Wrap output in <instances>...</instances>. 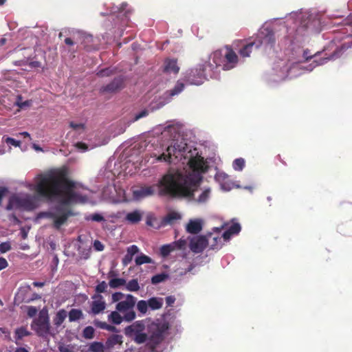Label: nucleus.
Wrapping results in <instances>:
<instances>
[{
	"instance_id": "f257e3e1",
	"label": "nucleus",
	"mask_w": 352,
	"mask_h": 352,
	"mask_svg": "<svg viewBox=\"0 0 352 352\" xmlns=\"http://www.w3.org/2000/svg\"><path fill=\"white\" fill-rule=\"evenodd\" d=\"M179 126L178 124H169L165 127L162 135L166 136L170 134L172 142L164 150L158 144L141 142L138 146L140 153H144L142 157L145 158L146 162L153 158L151 163L157 162H166L169 164H177L181 162L185 165L183 170H169L162 177L158 188L161 195H170V196L183 197L193 201L199 204L206 203L211 195L210 188H198L202 179V174L208 168L206 162L204 160L196 148H192L183 140H179Z\"/></svg>"
},
{
	"instance_id": "f03ea898",
	"label": "nucleus",
	"mask_w": 352,
	"mask_h": 352,
	"mask_svg": "<svg viewBox=\"0 0 352 352\" xmlns=\"http://www.w3.org/2000/svg\"><path fill=\"white\" fill-rule=\"evenodd\" d=\"M69 168L62 166L36 176L33 183L24 186L36 192L38 197L59 204V207L43 212L41 217L52 219L56 228H60L67 218L66 206L76 203H85L88 198L87 190L79 183L68 178Z\"/></svg>"
},
{
	"instance_id": "7ed1b4c3",
	"label": "nucleus",
	"mask_w": 352,
	"mask_h": 352,
	"mask_svg": "<svg viewBox=\"0 0 352 352\" xmlns=\"http://www.w3.org/2000/svg\"><path fill=\"white\" fill-rule=\"evenodd\" d=\"M286 26L278 35L281 45L289 47L299 46L304 41L306 28H314L319 23L316 14L309 11L291 12L286 18Z\"/></svg>"
},
{
	"instance_id": "20e7f679",
	"label": "nucleus",
	"mask_w": 352,
	"mask_h": 352,
	"mask_svg": "<svg viewBox=\"0 0 352 352\" xmlns=\"http://www.w3.org/2000/svg\"><path fill=\"white\" fill-rule=\"evenodd\" d=\"M351 46L352 40L344 42L342 44L341 47L330 56L318 58L315 55L312 63L307 66L305 65L306 63L304 62L292 63L280 60L274 65L272 72L268 75V80L271 82H278L287 78H296L305 72H311L315 67L324 65L329 60L338 58L340 56L343 50Z\"/></svg>"
},
{
	"instance_id": "39448f33",
	"label": "nucleus",
	"mask_w": 352,
	"mask_h": 352,
	"mask_svg": "<svg viewBox=\"0 0 352 352\" xmlns=\"http://www.w3.org/2000/svg\"><path fill=\"white\" fill-rule=\"evenodd\" d=\"M168 329V323L164 321L151 323L148 327L149 336L145 332V323L138 320L124 329L126 336L134 340L137 344L147 342L149 348L153 350L164 338Z\"/></svg>"
},
{
	"instance_id": "423d86ee",
	"label": "nucleus",
	"mask_w": 352,
	"mask_h": 352,
	"mask_svg": "<svg viewBox=\"0 0 352 352\" xmlns=\"http://www.w3.org/2000/svg\"><path fill=\"white\" fill-rule=\"evenodd\" d=\"M275 43V36L273 28L270 25L265 24L257 32L254 41L242 44L239 53L243 58L249 57L253 47L256 48L263 47L265 50L272 48Z\"/></svg>"
},
{
	"instance_id": "0eeeda50",
	"label": "nucleus",
	"mask_w": 352,
	"mask_h": 352,
	"mask_svg": "<svg viewBox=\"0 0 352 352\" xmlns=\"http://www.w3.org/2000/svg\"><path fill=\"white\" fill-rule=\"evenodd\" d=\"M209 60L213 64L212 76L219 77L221 69L223 70L233 69L236 66L239 58L236 54L230 47L226 46L212 52L209 56Z\"/></svg>"
},
{
	"instance_id": "6e6552de",
	"label": "nucleus",
	"mask_w": 352,
	"mask_h": 352,
	"mask_svg": "<svg viewBox=\"0 0 352 352\" xmlns=\"http://www.w3.org/2000/svg\"><path fill=\"white\" fill-rule=\"evenodd\" d=\"M212 67H213V64L208 57L203 64L187 70L184 74V80L189 85H200L209 78H219L218 76H212L213 72Z\"/></svg>"
},
{
	"instance_id": "1a4fd4ad",
	"label": "nucleus",
	"mask_w": 352,
	"mask_h": 352,
	"mask_svg": "<svg viewBox=\"0 0 352 352\" xmlns=\"http://www.w3.org/2000/svg\"><path fill=\"white\" fill-rule=\"evenodd\" d=\"M38 197L29 194L19 193L10 197L8 210L23 209L31 210L38 206Z\"/></svg>"
},
{
	"instance_id": "9d476101",
	"label": "nucleus",
	"mask_w": 352,
	"mask_h": 352,
	"mask_svg": "<svg viewBox=\"0 0 352 352\" xmlns=\"http://www.w3.org/2000/svg\"><path fill=\"white\" fill-rule=\"evenodd\" d=\"M135 303L136 298L131 294L126 295V300H121L117 303L116 309L124 314V321L131 322L135 318L136 314L133 311Z\"/></svg>"
},
{
	"instance_id": "9b49d317",
	"label": "nucleus",
	"mask_w": 352,
	"mask_h": 352,
	"mask_svg": "<svg viewBox=\"0 0 352 352\" xmlns=\"http://www.w3.org/2000/svg\"><path fill=\"white\" fill-rule=\"evenodd\" d=\"M31 328L41 337H47L50 334V320L46 311L42 310L31 324Z\"/></svg>"
},
{
	"instance_id": "f8f14e48",
	"label": "nucleus",
	"mask_w": 352,
	"mask_h": 352,
	"mask_svg": "<svg viewBox=\"0 0 352 352\" xmlns=\"http://www.w3.org/2000/svg\"><path fill=\"white\" fill-rule=\"evenodd\" d=\"M102 196L104 199L113 203H121L127 201L124 190L115 185L108 186L105 188L103 190Z\"/></svg>"
},
{
	"instance_id": "ddd939ff",
	"label": "nucleus",
	"mask_w": 352,
	"mask_h": 352,
	"mask_svg": "<svg viewBox=\"0 0 352 352\" xmlns=\"http://www.w3.org/2000/svg\"><path fill=\"white\" fill-rule=\"evenodd\" d=\"M162 180V178L155 185L141 186L133 188L132 190L133 199L136 201H140L153 195L156 192L161 196H166V195H161L158 188L159 184Z\"/></svg>"
},
{
	"instance_id": "4468645a",
	"label": "nucleus",
	"mask_w": 352,
	"mask_h": 352,
	"mask_svg": "<svg viewBox=\"0 0 352 352\" xmlns=\"http://www.w3.org/2000/svg\"><path fill=\"white\" fill-rule=\"evenodd\" d=\"M208 245V239L204 236H195L190 240V249L194 253H200L207 247Z\"/></svg>"
},
{
	"instance_id": "2eb2a0df",
	"label": "nucleus",
	"mask_w": 352,
	"mask_h": 352,
	"mask_svg": "<svg viewBox=\"0 0 352 352\" xmlns=\"http://www.w3.org/2000/svg\"><path fill=\"white\" fill-rule=\"evenodd\" d=\"M91 311L94 315L102 312L106 309V302L101 294H96L92 296Z\"/></svg>"
},
{
	"instance_id": "dca6fc26",
	"label": "nucleus",
	"mask_w": 352,
	"mask_h": 352,
	"mask_svg": "<svg viewBox=\"0 0 352 352\" xmlns=\"http://www.w3.org/2000/svg\"><path fill=\"white\" fill-rule=\"evenodd\" d=\"M204 220L201 218L191 219L186 226V230L190 234H197L201 231Z\"/></svg>"
},
{
	"instance_id": "f3484780",
	"label": "nucleus",
	"mask_w": 352,
	"mask_h": 352,
	"mask_svg": "<svg viewBox=\"0 0 352 352\" xmlns=\"http://www.w3.org/2000/svg\"><path fill=\"white\" fill-rule=\"evenodd\" d=\"M123 79L121 77L116 78L114 80L106 86L100 89L102 93H113L122 87Z\"/></svg>"
},
{
	"instance_id": "a211bd4d",
	"label": "nucleus",
	"mask_w": 352,
	"mask_h": 352,
	"mask_svg": "<svg viewBox=\"0 0 352 352\" xmlns=\"http://www.w3.org/2000/svg\"><path fill=\"white\" fill-rule=\"evenodd\" d=\"M140 249L135 245H130L126 249V254L122 258V264L124 266L128 265L133 260L135 254L139 253Z\"/></svg>"
},
{
	"instance_id": "6ab92c4d",
	"label": "nucleus",
	"mask_w": 352,
	"mask_h": 352,
	"mask_svg": "<svg viewBox=\"0 0 352 352\" xmlns=\"http://www.w3.org/2000/svg\"><path fill=\"white\" fill-rule=\"evenodd\" d=\"M164 70L167 74H177L179 70L177 60L175 59H166L164 62Z\"/></svg>"
},
{
	"instance_id": "aec40b11",
	"label": "nucleus",
	"mask_w": 352,
	"mask_h": 352,
	"mask_svg": "<svg viewBox=\"0 0 352 352\" xmlns=\"http://www.w3.org/2000/svg\"><path fill=\"white\" fill-rule=\"evenodd\" d=\"M241 226L239 223L234 222L222 235L224 241H228L232 236L237 234L241 231Z\"/></svg>"
},
{
	"instance_id": "412c9836",
	"label": "nucleus",
	"mask_w": 352,
	"mask_h": 352,
	"mask_svg": "<svg viewBox=\"0 0 352 352\" xmlns=\"http://www.w3.org/2000/svg\"><path fill=\"white\" fill-rule=\"evenodd\" d=\"M142 212L140 210H134L126 214L125 220L131 224H135L141 221Z\"/></svg>"
},
{
	"instance_id": "4be33fe9",
	"label": "nucleus",
	"mask_w": 352,
	"mask_h": 352,
	"mask_svg": "<svg viewBox=\"0 0 352 352\" xmlns=\"http://www.w3.org/2000/svg\"><path fill=\"white\" fill-rule=\"evenodd\" d=\"M122 343V336L120 335L111 336L105 342L107 349H111L116 344H121Z\"/></svg>"
},
{
	"instance_id": "5701e85b",
	"label": "nucleus",
	"mask_w": 352,
	"mask_h": 352,
	"mask_svg": "<svg viewBox=\"0 0 352 352\" xmlns=\"http://www.w3.org/2000/svg\"><path fill=\"white\" fill-rule=\"evenodd\" d=\"M148 308L151 310H157L162 307L164 300L162 298L152 297L147 300Z\"/></svg>"
},
{
	"instance_id": "b1692460",
	"label": "nucleus",
	"mask_w": 352,
	"mask_h": 352,
	"mask_svg": "<svg viewBox=\"0 0 352 352\" xmlns=\"http://www.w3.org/2000/svg\"><path fill=\"white\" fill-rule=\"evenodd\" d=\"M67 317V312L66 310L63 309L58 310L53 320L54 325L56 327H60Z\"/></svg>"
},
{
	"instance_id": "393cba45",
	"label": "nucleus",
	"mask_w": 352,
	"mask_h": 352,
	"mask_svg": "<svg viewBox=\"0 0 352 352\" xmlns=\"http://www.w3.org/2000/svg\"><path fill=\"white\" fill-rule=\"evenodd\" d=\"M341 33L346 35V37L352 36V15L344 20Z\"/></svg>"
},
{
	"instance_id": "a878e982",
	"label": "nucleus",
	"mask_w": 352,
	"mask_h": 352,
	"mask_svg": "<svg viewBox=\"0 0 352 352\" xmlns=\"http://www.w3.org/2000/svg\"><path fill=\"white\" fill-rule=\"evenodd\" d=\"M208 238L207 239H208V241H210V240H212L213 242H210V248L212 249V250H218L219 248H221L222 246V243H221V237H220L219 236H213L212 234H208ZM210 242H208L209 243Z\"/></svg>"
},
{
	"instance_id": "bb28decb",
	"label": "nucleus",
	"mask_w": 352,
	"mask_h": 352,
	"mask_svg": "<svg viewBox=\"0 0 352 352\" xmlns=\"http://www.w3.org/2000/svg\"><path fill=\"white\" fill-rule=\"evenodd\" d=\"M69 322L77 321L83 317L82 311L78 309H72L67 313Z\"/></svg>"
},
{
	"instance_id": "cd10ccee",
	"label": "nucleus",
	"mask_w": 352,
	"mask_h": 352,
	"mask_svg": "<svg viewBox=\"0 0 352 352\" xmlns=\"http://www.w3.org/2000/svg\"><path fill=\"white\" fill-rule=\"evenodd\" d=\"M108 319L110 322L115 324H120L122 323V322L124 320V316L122 317L121 315L119 314V311H112L108 316Z\"/></svg>"
},
{
	"instance_id": "c85d7f7f",
	"label": "nucleus",
	"mask_w": 352,
	"mask_h": 352,
	"mask_svg": "<svg viewBox=\"0 0 352 352\" xmlns=\"http://www.w3.org/2000/svg\"><path fill=\"white\" fill-rule=\"evenodd\" d=\"M126 280L122 278H112L109 282V285L111 288L116 289L122 286H125Z\"/></svg>"
},
{
	"instance_id": "c756f323",
	"label": "nucleus",
	"mask_w": 352,
	"mask_h": 352,
	"mask_svg": "<svg viewBox=\"0 0 352 352\" xmlns=\"http://www.w3.org/2000/svg\"><path fill=\"white\" fill-rule=\"evenodd\" d=\"M220 187L223 190L225 191H229L234 187L237 188H241L239 184L232 182L228 177L226 180H225V182L220 184Z\"/></svg>"
},
{
	"instance_id": "7c9ffc66",
	"label": "nucleus",
	"mask_w": 352,
	"mask_h": 352,
	"mask_svg": "<svg viewBox=\"0 0 352 352\" xmlns=\"http://www.w3.org/2000/svg\"><path fill=\"white\" fill-rule=\"evenodd\" d=\"M107 348L105 344L99 342H94L89 346V350L91 352H105Z\"/></svg>"
},
{
	"instance_id": "2f4dec72",
	"label": "nucleus",
	"mask_w": 352,
	"mask_h": 352,
	"mask_svg": "<svg viewBox=\"0 0 352 352\" xmlns=\"http://www.w3.org/2000/svg\"><path fill=\"white\" fill-rule=\"evenodd\" d=\"M135 262L137 265H141L145 263H152L153 260L149 256L144 254L143 253H140L136 256Z\"/></svg>"
},
{
	"instance_id": "473e14b6",
	"label": "nucleus",
	"mask_w": 352,
	"mask_h": 352,
	"mask_svg": "<svg viewBox=\"0 0 352 352\" xmlns=\"http://www.w3.org/2000/svg\"><path fill=\"white\" fill-rule=\"evenodd\" d=\"M182 218V215L177 212H170L164 219V221L167 223L172 224L175 221L179 220Z\"/></svg>"
},
{
	"instance_id": "72a5a7b5",
	"label": "nucleus",
	"mask_w": 352,
	"mask_h": 352,
	"mask_svg": "<svg viewBox=\"0 0 352 352\" xmlns=\"http://www.w3.org/2000/svg\"><path fill=\"white\" fill-rule=\"evenodd\" d=\"M125 288L129 292H138L140 289V285L137 279H132L128 283L126 282Z\"/></svg>"
},
{
	"instance_id": "f704fd0d",
	"label": "nucleus",
	"mask_w": 352,
	"mask_h": 352,
	"mask_svg": "<svg viewBox=\"0 0 352 352\" xmlns=\"http://www.w3.org/2000/svg\"><path fill=\"white\" fill-rule=\"evenodd\" d=\"M184 89V84L181 81H177L175 86L170 91V95L174 96L180 94Z\"/></svg>"
},
{
	"instance_id": "c9c22d12",
	"label": "nucleus",
	"mask_w": 352,
	"mask_h": 352,
	"mask_svg": "<svg viewBox=\"0 0 352 352\" xmlns=\"http://www.w3.org/2000/svg\"><path fill=\"white\" fill-rule=\"evenodd\" d=\"M175 249V245L172 243L164 245L160 248V253L163 256H168Z\"/></svg>"
},
{
	"instance_id": "e433bc0d",
	"label": "nucleus",
	"mask_w": 352,
	"mask_h": 352,
	"mask_svg": "<svg viewBox=\"0 0 352 352\" xmlns=\"http://www.w3.org/2000/svg\"><path fill=\"white\" fill-rule=\"evenodd\" d=\"M30 334V333L25 327L18 328L15 331V338L16 340H21Z\"/></svg>"
},
{
	"instance_id": "4c0bfd02",
	"label": "nucleus",
	"mask_w": 352,
	"mask_h": 352,
	"mask_svg": "<svg viewBox=\"0 0 352 352\" xmlns=\"http://www.w3.org/2000/svg\"><path fill=\"white\" fill-rule=\"evenodd\" d=\"M95 324H96V327H98L102 329H105V330H107V331H111V332H114L116 331V328L114 326L109 324L106 323L105 322L97 321V322H96Z\"/></svg>"
},
{
	"instance_id": "58836bf2",
	"label": "nucleus",
	"mask_w": 352,
	"mask_h": 352,
	"mask_svg": "<svg viewBox=\"0 0 352 352\" xmlns=\"http://www.w3.org/2000/svg\"><path fill=\"white\" fill-rule=\"evenodd\" d=\"M148 305L147 300H139L137 303V309L142 314H145L148 311Z\"/></svg>"
},
{
	"instance_id": "ea45409f",
	"label": "nucleus",
	"mask_w": 352,
	"mask_h": 352,
	"mask_svg": "<svg viewBox=\"0 0 352 352\" xmlns=\"http://www.w3.org/2000/svg\"><path fill=\"white\" fill-rule=\"evenodd\" d=\"M87 221H92L96 222H101L104 221V217L100 213H94L87 215L85 217Z\"/></svg>"
},
{
	"instance_id": "a19ab883",
	"label": "nucleus",
	"mask_w": 352,
	"mask_h": 352,
	"mask_svg": "<svg viewBox=\"0 0 352 352\" xmlns=\"http://www.w3.org/2000/svg\"><path fill=\"white\" fill-rule=\"evenodd\" d=\"M168 278V275L165 273L159 274L155 275L151 278V282L153 284H158L164 281Z\"/></svg>"
},
{
	"instance_id": "79ce46f5",
	"label": "nucleus",
	"mask_w": 352,
	"mask_h": 352,
	"mask_svg": "<svg viewBox=\"0 0 352 352\" xmlns=\"http://www.w3.org/2000/svg\"><path fill=\"white\" fill-rule=\"evenodd\" d=\"M244 166H245V161L243 158L236 159L233 162V164H232L233 168L235 170H242Z\"/></svg>"
},
{
	"instance_id": "37998d69",
	"label": "nucleus",
	"mask_w": 352,
	"mask_h": 352,
	"mask_svg": "<svg viewBox=\"0 0 352 352\" xmlns=\"http://www.w3.org/2000/svg\"><path fill=\"white\" fill-rule=\"evenodd\" d=\"M82 335L86 339L93 338L94 336V329L91 326L85 327L83 330Z\"/></svg>"
},
{
	"instance_id": "c03bdc74",
	"label": "nucleus",
	"mask_w": 352,
	"mask_h": 352,
	"mask_svg": "<svg viewBox=\"0 0 352 352\" xmlns=\"http://www.w3.org/2000/svg\"><path fill=\"white\" fill-rule=\"evenodd\" d=\"M228 177V175L223 172L218 171L214 176L215 180L219 184H222Z\"/></svg>"
},
{
	"instance_id": "a18cd8bd",
	"label": "nucleus",
	"mask_w": 352,
	"mask_h": 352,
	"mask_svg": "<svg viewBox=\"0 0 352 352\" xmlns=\"http://www.w3.org/2000/svg\"><path fill=\"white\" fill-rule=\"evenodd\" d=\"M2 140H3V142L7 143L8 144H10L15 147L19 146L20 144H21L20 141H18L12 138H10V137L4 136L2 138Z\"/></svg>"
},
{
	"instance_id": "49530a36",
	"label": "nucleus",
	"mask_w": 352,
	"mask_h": 352,
	"mask_svg": "<svg viewBox=\"0 0 352 352\" xmlns=\"http://www.w3.org/2000/svg\"><path fill=\"white\" fill-rule=\"evenodd\" d=\"M107 288V284L105 281H102L96 287V291L98 294H100V293H103L106 291Z\"/></svg>"
},
{
	"instance_id": "de8ad7c7",
	"label": "nucleus",
	"mask_w": 352,
	"mask_h": 352,
	"mask_svg": "<svg viewBox=\"0 0 352 352\" xmlns=\"http://www.w3.org/2000/svg\"><path fill=\"white\" fill-rule=\"evenodd\" d=\"M173 245H175V249H184L187 245V241L185 239H179L177 241L172 243Z\"/></svg>"
},
{
	"instance_id": "09e8293b",
	"label": "nucleus",
	"mask_w": 352,
	"mask_h": 352,
	"mask_svg": "<svg viewBox=\"0 0 352 352\" xmlns=\"http://www.w3.org/2000/svg\"><path fill=\"white\" fill-rule=\"evenodd\" d=\"M124 297V294L121 292H116L112 294L111 298L113 302H120Z\"/></svg>"
},
{
	"instance_id": "8fccbe9b",
	"label": "nucleus",
	"mask_w": 352,
	"mask_h": 352,
	"mask_svg": "<svg viewBox=\"0 0 352 352\" xmlns=\"http://www.w3.org/2000/svg\"><path fill=\"white\" fill-rule=\"evenodd\" d=\"M148 114V111L147 110H146V109L142 110L140 113H136L132 121L133 122L137 121V120H140V118L146 117Z\"/></svg>"
},
{
	"instance_id": "3c124183",
	"label": "nucleus",
	"mask_w": 352,
	"mask_h": 352,
	"mask_svg": "<svg viewBox=\"0 0 352 352\" xmlns=\"http://www.w3.org/2000/svg\"><path fill=\"white\" fill-rule=\"evenodd\" d=\"M11 249V245L9 242H3L0 244V252L5 253Z\"/></svg>"
},
{
	"instance_id": "603ef678",
	"label": "nucleus",
	"mask_w": 352,
	"mask_h": 352,
	"mask_svg": "<svg viewBox=\"0 0 352 352\" xmlns=\"http://www.w3.org/2000/svg\"><path fill=\"white\" fill-rule=\"evenodd\" d=\"M113 69H110V68H106L100 71L98 73V75L101 77L108 76L111 75V74H113Z\"/></svg>"
},
{
	"instance_id": "864d4df0",
	"label": "nucleus",
	"mask_w": 352,
	"mask_h": 352,
	"mask_svg": "<svg viewBox=\"0 0 352 352\" xmlns=\"http://www.w3.org/2000/svg\"><path fill=\"white\" fill-rule=\"evenodd\" d=\"M70 126L76 131H83L84 124L82 123H75L74 122H70Z\"/></svg>"
},
{
	"instance_id": "5fc2aeb1",
	"label": "nucleus",
	"mask_w": 352,
	"mask_h": 352,
	"mask_svg": "<svg viewBox=\"0 0 352 352\" xmlns=\"http://www.w3.org/2000/svg\"><path fill=\"white\" fill-rule=\"evenodd\" d=\"M76 147L78 150H79L81 152L87 151L89 149L88 146L82 142H78L76 144Z\"/></svg>"
},
{
	"instance_id": "6e6d98bb",
	"label": "nucleus",
	"mask_w": 352,
	"mask_h": 352,
	"mask_svg": "<svg viewBox=\"0 0 352 352\" xmlns=\"http://www.w3.org/2000/svg\"><path fill=\"white\" fill-rule=\"evenodd\" d=\"M37 311L38 310L36 307L30 306L28 307L27 314L30 317H33L36 314Z\"/></svg>"
},
{
	"instance_id": "4d7b16f0",
	"label": "nucleus",
	"mask_w": 352,
	"mask_h": 352,
	"mask_svg": "<svg viewBox=\"0 0 352 352\" xmlns=\"http://www.w3.org/2000/svg\"><path fill=\"white\" fill-rule=\"evenodd\" d=\"M94 248H95L96 250L97 251H102L104 250V245L103 244L98 241V240H96L94 242Z\"/></svg>"
},
{
	"instance_id": "13d9d810",
	"label": "nucleus",
	"mask_w": 352,
	"mask_h": 352,
	"mask_svg": "<svg viewBox=\"0 0 352 352\" xmlns=\"http://www.w3.org/2000/svg\"><path fill=\"white\" fill-rule=\"evenodd\" d=\"M15 104L20 108H24L26 107H29L31 104L30 101L26 100L24 102L17 100Z\"/></svg>"
},
{
	"instance_id": "bf43d9fd",
	"label": "nucleus",
	"mask_w": 352,
	"mask_h": 352,
	"mask_svg": "<svg viewBox=\"0 0 352 352\" xmlns=\"http://www.w3.org/2000/svg\"><path fill=\"white\" fill-rule=\"evenodd\" d=\"M60 352H72V348L68 345H60L58 346Z\"/></svg>"
},
{
	"instance_id": "052dcab7",
	"label": "nucleus",
	"mask_w": 352,
	"mask_h": 352,
	"mask_svg": "<svg viewBox=\"0 0 352 352\" xmlns=\"http://www.w3.org/2000/svg\"><path fill=\"white\" fill-rule=\"evenodd\" d=\"M175 301V298L173 296H169L166 298V302L167 306H172Z\"/></svg>"
},
{
	"instance_id": "680f3d73",
	"label": "nucleus",
	"mask_w": 352,
	"mask_h": 352,
	"mask_svg": "<svg viewBox=\"0 0 352 352\" xmlns=\"http://www.w3.org/2000/svg\"><path fill=\"white\" fill-rule=\"evenodd\" d=\"M8 265V261L6 258L0 257V271L6 268Z\"/></svg>"
},
{
	"instance_id": "e2e57ef3",
	"label": "nucleus",
	"mask_w": 352,
	"mask_h": 352,
	"mask_svg": "<svg viewBox=\"0 0 352 352\" xmlns=\"http://www.w3.org/2000/svg\"><path fill=\"white\" fill-rule=\"evenodd\" d=\"M127 5L126 3H123L120 8H117L116 10H114L111 11V12L112 13H116L117 11H119L120 12H126V8L125 7Z\"/></svg>"
},
{
	"instance_id": "0e129e2a",
	"label": "nucleus",
	"mask_w": 352,
	"mask_h": 352,
	"mask_svg": "<svg viewBox=\"0 0 352 352\" xmlns=\"http://www.w3.org/2000/svg\"><path fill=\"white\" fill-rule=\"evenodd\" d=\"M302 57L305 60H309L312 58V56L309 55L307 51H303Z\"/></svg>"
},
{
	"instance_id": "69168bd1",
	"label": "nucleus",
	"mask_w": 352,
	"mask_h": 352,
	"mask_svg": "<svg viewBox=\"0 0 352 352\" xmlns=\"http://www.w3.org/2000/svg\"><path fill=\"white\" fill-rule=\"evenodd\" d=\"M65 44H67L68 45H74V42L72 41V40L70 38H66L65 39Z\"/></svg>"
},
{
	"instance_id": "338daca9",
	"label": "nucleus",
	"mask_w": 352,
	"mask_h": 352,
	"mask_svg": "<svg viewBox=\"0 0 352 352\" xmlns=\"http://www.w3.org/2000/svg\"><path fill=\"white\" fill-rule=\"evenodd\" d=\"M44 285H45V283H43V282H34L33 283V285L34 287H41L44 286Z\"/></svg>"
},
{
	"instance_id": "774afa93",
	"label": "nucleus",
	"mask_w": 352,
	"mask_h": 352,
	"mask_svg": "<svg viewBox=\"0 0 352 352\" xmlns=\"http://www.w3.org/2000/svg\"><path fill=\"white\" fill-rule=\"evenodd\" d=\"M15 352H28V351L24 348H18Z\"/></svg>"
}]
</instances>
